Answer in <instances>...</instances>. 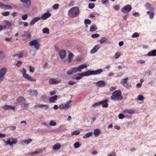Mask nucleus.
<instances>
[{
    "instance_id": "27",
    "label": "nucleus",
    "mask_w": 156,
    "mask_h": 156,
    "mask_svg": "<svg viewBox=\"0 0 156 156\" xmlns=\"http://www.w3.org/2000/svg\"><path fill=\"white\" fill-rule=\"evenodd\" d=\"M72 102V101L70 100L68 101L65 104H63L64 108H68L70 107V103Z\"/></svg>"
},
{
    "instance_id": "18",
    "label": "nucleus",
    "mask_w": 156,
    "mask_h": 156,
    "mask_svg": "<svg viewBox=\"0 0 156 156\" xmlns=\"http://www.w3.org/2000/svg\"><path fill=\"white\" fill-rule=\"evenodd\" d=\"M51 13L49 12L45 13L41 17L43 20H45L51 16Z\"/></svg>"
},
{
    "instance_id": "58",
    "label": "nucleus",
    "mask_w": 156,
    "mask_h": 156,
    "mask_svg": "<svg viewBox=\"0 0 156 156\" xmlns=\"http://www.w3.org/2000/svg\"><path fill=\"white\" fill-rule=\"evenodd\" d=\"M22 63V62L21 61H18L17 63L16 64V65L17 66L19 67L20 66L21 64Z\"/></svg>"
},
{
    "instance_id": "37",
    "label": "nucleus",
    "mask_w": 156,
    "mask_h": 156,
    "mask_svg": "<svg viewBox=\"0 0 156 156\" xmlns=\"http://www.w3.org/2000/svg\"><path fill=\"white\" fill-rule=\"evenodd\" d=\"M32 141V139H27L24 140L23 141V142H24V143L26 144H28Z\"/></svg>"
},
{
    "instance_id": "31",
    "label": "nucleus",
    "mask_w": 156,
    "mask_h": 156,
    "mask_svg": "<svg viewBox=\"0 0 156 156\" xmlns=\"http://www.w3.org/2000/svg\"><path fill=\"white\" fill-rule=\"evenodd\" d=\"M93 134V133L92 132H89L86 134H85L83 136V138L84 139L87 138L89 137L92 136Z\"/></svg>"
},
{
    "instance_id": "47",
    "label": "nucleus",
    "mask_w": 156,
    "mask_h": 156,
    "mask_svg": "<svg viewBox=\"0 0 156 156\" xmlns=\"http://www.w3.org/2000/svg\"><path fill=\"white\" fill-rule=\"evenodd\" d=\"M100 35L98 34H93L91 35V36L93 38H96L98 37Z\"/></svg>"
},
{
    "instance_id": "49",
    "label": "nucleus",
    "mask_w": 156,
    "mask_h": 156,
    "mask_svg": "<svg viewBox=\"0 0 156 156\" xmlns=\"http://www.w3.org/2000/svg\"><path fill=\"white\" fill-rule=\"evenodd\" d=\"M50 124L51 126H55L56 125V122L54 120H52L50 122Z\"/></svg>"
},
{
    "instance_id": "22",
    "label": "nucleus",
    "mask_w": 156,
    "mask_h": 156,
    "mask_svg": "<svg viewBox=\"0 0 156 156\" xmlns=\"http://www.w3.org/2000/svg\"><path fill=\"white\" fill-rule=\"evenodd\" d=\"M2 108L5 110H8L11 109L14 110L15 109V108L14 106H11L10 105H5L2 107Z\"/></svg>"
},
{
    "instance_id": "19",
    "label": "nucleus",
    "mask_w": 156,
    "mask_h": 156,
    "mask_svg": "<svg viewBox=\"0 0 156 156\" xmlns=\"http://www.w3.org/2000/svg\"><path fill=\"white\" fill-rule=\"evenodd\" d=\"M134 111L132 109H126L123 110V112L124 114H132L134 113Z\"/></svg>"
},
{
    "instance_id": "15",
    "label": "nucleus",
    "mask_w": 156,
    "mask_h": 156,
    "mask_svg": "<svg viewBox=\"0 0 156 156\" xmlns=\"http://www.w3.org/2000/svg\"><path fill=\"white\" fill-rule=\"evenodd\" d=\"M17 101L20 105H22L26 101L25 99L22 97H18L17 99Z\"/></svg>"
},
{
    "instance_id": "26",
    "label": "nucleus",
    "mask_w": 156,
    "mask_h": 156,
    "mask_svg": "<svg viewBox=\"0 0 156 156\" xmlns=\"http://www.w3.org/2000/svg\"><path fill=\"white\" fill-rule=\"evenodd\" d=\"M152 11H147V13L148 14L149 16V18L151 19H152L154 17V13Z\"/></svg>"
},
{
    "instance_id": "21",
    "label": "nucleus",
    "mask_w": 156,
    "mask_h": 156,
    "mask_svg": "<svg viewBox=\"0 0 156 156\" xmlns=\"http://www.w3.org/2000/svg\"><path fill=\"white\" fill-rule=\"evenodd\" d=\"M108 101V100L107 99L101 101V104H102V106L103 108L107 107L108 106V104L107 102Z\"/></svg>"
},
{
    "instance_id": "13",
    "label": "nucleus",
    "mask_w": 156,
    "mask_h": 156,
    "mask_svg": "<svg viewBox=\"0 0 156 156\" xmlns=\"http://www.w3.org/2000/svg\"><path fill=\"white\" fill-rule=\"evenodd\" d=\"M20 1L24 3L23 5L26 7H29L31 5L30 0H20Z\"/></svg>"
},
{
    "instance_id": "59",
    "label": "nucleus",
    "mask_w": 156,
    "mask_h": 156,
    "mask_svg": "<svg viewBox=\"0 0 156 156\" xmlns=\"http://www.w3.org/2000/svg\"><path fill=\"white\" fill-rule=\"evenodd\" d=\"M101 102H100V101L98 103H95V104H93V107H94L96 106H97L98 105H101Z\"/></svg>"
},
{
    "instance_id": "44",
    "label": "nucleus",
    "mask_w": 156,
    "mask_h": 156,
    "mask_svg": "<svg viewBox=\"0 0 156 156\" xmlns=\"http://www.w3.org/2000/svg\"><path fill=\"white\" fill-rule=\"evenodd\" d=\"M74 146L75 148H78L80 146V145L79 142H77L74 144Z\"/></svg>"
},
{
    "instance_id": "35",
    "label": "nucleus",
    "mask_w": 156,
    "mask_h": 156,
    "mask_svg": "<svg viewBox=\"0 0 156 156\" xmlns=\"http://www.w3.org/2000/svg\"><path fill=\"white\" fill-rule=\"evenodd\" d=\"M21 106L23 109H27L28 107V104L25 102L21 105Z\"/></svg>"
},
{
    "instance_id": "54",
    "label": "nucleus",
    "mask_w": 156,
    "mask_h": 156,
    "mask_svg": "<svg viewBox=\"0 0 156 156\" xmlns=\"http://www.w3.org/2000/svg\"><path fill=\"white\" fill-rule=\"evenodd\" d=\"M16 56H18L19 58H22L23 57V54H17L13 55V56L15 57Z\"/></svg>"
},
{
    "instance_id": "29",
    "label": "nucleus",
    "mask_w": 156,
    "mask_h": 156,
    "mask_svg": "<svg viewBox=\"0 0 156 156\" xmlns=\"http://www.w3.org/2000/svg\"><path fill=\"white\" fill-rule=\"evenodd\" d=\"M6 55L5 53L2 51H0V59L3 60L5 57Z\"/></svg>"
},
{
    "instance_id": "62",
    "label": "nucleus",
    "mask_w": 156,
    "mask_h": 156,
    "mask_svg": "<svg viewBox=\"0 0 156 156\" xmlns=\"http://www.w3.org/2000/svg\"><path fill=\"white\" fill-rule=\"evenodd\" d=\"M75 83V82L72 81H70L68 82V84L70 85H73Z\"/></svg>"
},
{
    "instance_id": "41",
    "label": "nucleus",
    "mask_w": 156,
    "mask_h": 156,
    "mask_svg": "<svg viewBox=\"0 0 156 156\" xmlns=\"http://www.w3.org/2000/svg\"><path fill=\"white\" fill-rule=\"evenodd\" d=\"M74 55L71 53H69V54L68 58L69 60V62H70L72 60V58L73 57Z\"/></svg>"
},
{
    "instance_id": "3",
    "label": "nucleus",
    "mask_w": 156,
    "mask_h": 156,
    "mask_svg": "<svg viewBox=\"0 0 156 156\" xmlns=\"http://www.w3.org/2000/svg\"><path fill=\"white\" fill-rule=\"evenodd\" d=\"M112 94L111 97L112 100L116 101L122 99V97L121 95L122 93L120 90L115 91L112 93Z\"/></svg>"
},
{
    "instance_id": "38",
    "label": "nucleus",
    "mask_w": 156,
    "mask_h": 156,
    "mask_svg": "<svg viewBox=\"0 0 156 156\" xmlns=\"http://www.w3.org/2000/svg\"><path fill=\"white\" fill-rule=\"evenodd\" d=\"M46 107L47 108H48V106L46 105H44L43 104L40 105H36L34 106L35 108H41L42 107Z\"/></svg>"
},
{
    "instance_id": "53",
    "label": "nucleus",
    "mask_w": 156,
    "mask_h": 156,
    "mask_svg": "<svg viewBox=\"0 0 156 156\" xmlns=\"http://www.w3.org/2000/svg\"><path fill=\"white\" fill-rule=\"evenodd\" d=\"M118 117L120 119H122L124 118L125 116L123 114L120 113Z\"/></svg>"
},
{
    "instance_id": "1",
    "label": "nucleus",
    "mask_w": 156,
    "mask_h": 156,
    "mask_svg": "<svg viewBox=\"0 0 156 156\" xmlns=\"http://www.w3.org/2000/svg\"><path fill=\"white\" fill-rule=\"evenodd\" d=\"M87 67V65L84 63L79 66L77 67H74L67 72V73L69 75L74 73L76 72H81L82 69Z\"/></svg>"
},
{
    "instance_id": "2",
    "label": "nucleus",
    "mask_w": 156,
    "mask_h": 156,
    "mask_svg": "<svg viewBox=\"0 0 156 156\" xmlns=\"http://www.w3.org/2000/svg\"><path fill=\"white\" fill-rule=\"evenodd\" d=\"M80 13L79 8L74 7L71 8L69 11L68 15L71 17H75L79 15Z\"/></svg>"
},
{
    "instance_id": "46",
    "label": "nucleus",
    "mask_w": 156,
    "mask_h": 156,
    "mask_svg": "<svg viewBox=\"0 0 156 156\" xmlns=\"http://www.w3.org/2000/svg\"><path fill=\"white\" fill-rule=\"evenodd\" d=\"M2 15L4 16H9L10 14L9 12H4L2 13Z\"/></svg>"
},
{
    "instance_id": "12",
    "label": "nucleus",
    "mask_w": 156,
    "mask_h": 156,
    "mask_svg": "<svg viewBox=\"0 0 156 156\" xmlns=\"http://www.w3.org/2000/svg\"><path fill=\"white\" fill-rule=\"evenodd\" d=\"M41 19V17H36L33 18L30 23V25L31 26L33 25L35 23L37 22Z\"/></svg>"
},
{
    "instance_id": "14",
    "label": "nucleus",
    "mask_w": 156,
    "mask_h": 156,
    "mask_svg": "<svg viewBox=\"0 0 156 156\" xmlns=\"http://www.w3.org/2000/svg\"><path fill=\"white\" fill-rule=\"evenodd\" d=\"M0 7L5 9H12V7L11 6L5 5L2 2L0 3Z\"/></svg>"
},
{
    "instance_id": "64",
    "label": "nucleus",
    "mask_w": 156,
    "mask_h": 156,
    "mask_svg": "<svg viewBox=\"0 0 156 156\" xmlns=\"http://www.w3.org/2000/svg\"><path fill=\"white\" fill-rule=\"evenodd\" d=\"M74 2L73 1H72L70 2V3L69 4V6L70 7L74 5Z\"/></svg>"
},
{
    "instance_id": "56",
    "label": "nucleus",
    "mask_w": 156,
    "mask_h": 156,
    "mask_svg": "<svg viewBox=\"0 0 156 156\" xmlns=\"http://www.w3.org/2000/svg\"><path fill=\"white\" fill-rule=\"evenodd\" d=\"M124 86L126 87H127L128 88H130L131 87V85L130 84H128V83H125V84H124L123 85Z\"/></svg>"
},
{
    "instance_id": "30",
    "label": "nucleus",
    "mask_w": 156,
    "mask_h": 156,
    "mask_svg": "<svg viewBox=\"0 0 156 156\" xmlns=\"http://www.w3.org/2000/svg\"><path fill=\"white\" fill-rule=\"evenodd\" d=\"M97 29L96 26L95 25H93L91 26L90 27V31L91 32L94 31Z\"/></svg>"
},
{
    "instance_id": "10",
    "label": "nucleus",
    "mask_w": 156,
    "mask_h": 156,
    "mask_svg": "<svg viewBox=\"0 0 156 156\" xmlns=\"http://www.w3.org/2000/svg\"><path fill=\"white\" fill-rule=\"evenodd\" d=\"M101 47L100 44H98L95 45L90 51V53L91 54H94L97 52L98 49Z\"/></svg>"
},
{
    "instance_id": "48",
    "label": "nucleus",
    "mask_w": 156,
    "mask_h": 156,
    "mask_svg": "<svg viewBox=\"0 0 156 156\" xmlns=\"http://www.w3.org/2000/svg\"><path fill=\"white\" fill-rule=\"evenodd\" d=\"M139 34L137 32H135L132 35V36L133 38H135L136 37H139Z\"/></svg>"
},
{
    "instance_id": "11",
    "label": "nucleus",
    "mask_w": 156,
    "mask_h": 156,
    "mask_svg": "<svg viewBox=\"0 0 156 156\" xmlns=\"http://www.w3.org/2000/svg\"><path fill=\"white\" fill-rule=\"evenodd\" d=\"M23 76L25 79H26L28 80H30L31 81H36V79H34L33 78H32V77L30 76L27 73L24 74L23 75Z\"/></svg>"
},
{
    "instance_id": "60",
    "label": "nucleus",
    "mask_w": 156,
    "mask_h": 156,
    "mask_svg": "<svg viewBox=\"0 0 156 156\" xmlns=\"http://www.w3.org/2000/svg\"><path fill=\"white\" fill-rule=\"evenodd\" d=\"M108 2V0H101V3L104 4H105Z\"/></svg>"
},
{
    "instance_id": "20",
    "label": "nucleus",
    "mask_w": 156,
    "mask_h": 156,
    "mask_svg": "<svg viewBox=\"0 0 156 156\" xmlns=\"http://www.w3.org/2000/svg\"><path fill=\"white\" fill-rule=\"evenodd\" d=\"M66 52L64 50H61L59 52V54L62 59H63L66 56Z\"/></svg>"
},
{
    "instance_id": "28",
    "label": "nucleus",
    "mask_w": 156,
    "mask_h": 156,
    "mask_svg": "<svg viewBox=\"0 0 156 156\" xmlns=\"http://www.w3.org/2000/svg\"><path fill=\"white\" fill-rule=\"evenodd\" d=\"M61 147V145L60 144L57 143L54 145L53 147L54 150H57L59 149Z\"/></svg>"
},
{
    "instance_id": "39",
    "label": "nucleus",
    "mask_w": 156,
    "mask_h": 156,
    "mask_svg": "<svg viewBox=\"0 0 156 156\" xmlns=\"http://www.w3.org/2000/svg\"><path fill=\"white\" fill-rule=\"evenodd\" d=\"M107 40V38L105 37H103L100 40V42L101 44H102L105 43V42Z\"/></svg>"
},
{
    "instance_id": "50",
    "label": "nucleus",
    "mask_w": 156,
    "mask_h": 156,
    "mask_svg": "<svg viewBox=\"0 0 156 156\" xmlns=\"http://www.w3.org/2000/svg\"><path fill=\"white\" fill-rule=\"evenodd\" d=\"M28 17V15L27 14L23 15L22 16V19L23 20H26Z\"/></svg>"
},
{
    "instance_id": "23",
    "label": "nucleus",
    "mask_w": 156,
    "mask_h": 156,
    "mask_svg": "<svg viewBox=\"0 0 156 156\" xmlns=\"http://www.w3.org/2000/svg\"><path fill=\"white\" fill-rule=\"evenodd\" d=\"M145 6L147 9L149 10L150 11H154V8L151 5V4L148 3H147L145 5Z\"/></svg>"
},
{
    "instance_id": "4",
    "label": "nucleus",
    "mask_w": 156,
    "mask_h": 156,
    "mask_svg": "<svg viewBox=\"0 0 156 156\" xmlns=\"http://www.w3.org/2000/svg\"><path fill=\"white\" fill-rule=\"evenodd\" d=\"M29 45L31 46H34V48L36 50H38L40 46V44L36 40H34L30 42Z\"/></svg>"
},
{
    "instance_id": "42",
    "label": "nucleus",
    "mask_w": 156,
    "mask_h": 156,
    "mask_svg": "<svg viewBox=\"0 0 156 156\" xmlns=\"http://www.w3.org/2000/svg\"><path fill=\"white\" fill-rule=\"evenodd\" d=\"M137 99L139 100L143 101L144 99V98L142 95H139L138 96Z\"/></svg>"
},
{
    "instance_id": "61",
    "label": "nucleus",
    "mask_w": 156,
    "mask_h": 156,
    "mask_svg": "<svg viewBox=\"0 0 156 156\" xmlns=\"http://www.w3.org/2000/svg\"><path fill=\"white\" fill-rule=\"evenodd\" d=\"M63 104H60L59 106V108L60 109H63L64 108Z\"/></svg>"
},
{
    "instance_id": "52",
    "label": "nucleus",
    "mask_w": 156,
    "mask_h": 156,
    "mask_svg": "<svg viewBox=\"0 0 156 156\" xmlns=\"http://www.w3.org/2000/svg\"><path fill=\"white\" fill-rule=\"evenodd\" d=\"M121 54H120L119 52H117L115 54V57L117 59L121 56Z\"/></svg>"
},
{
    "instance_id": "17",
    "label": "nucleus",
    "mask_w": 156,
    "mask_h": 156,
    "mask_svg": "<svg viewBox=\"0 0 156 156\" xmlns=\"http://www.w3.org/2000/svg\"><path fill=\"white\" fill-rule=\"evenodd\" d=\"M58 99V96L55 95L49 98V101L50 103H54Z\"/></svg>"
},
{
    "instance_id": "57",
    "label": "nucleus",
    "mask_w": 156,
    "mask_h": 156,
    "mask_svg": "<svg viewBox=\"0 0 156 156\" xmlns=\"http://www.w3.org/2000/svg\"><path fill=\"white\" fill-rule=\"evenodd\" d=\"M20 71L22 73L23 76L24 74H26V70L24 68H23Z\"/></svg>"
},
{
    "instance_id": "34",
    "label": "nucleus",
    "mask_w": 156,
    "mask_h": 156,
    "mask_svg": "<svg viewBox=\"0 0 156 156\" xmlns=\"http://www.w3.org/2000/svg\"><path fill=\"white\" fill-rule=\"evenodd\" d=\"M30 94L31 96H33L34 95H37L38 94V93H37V90H30Z\"/></svg>"
},
{
    "instance_id": "33",
    "label": "nucleus",
    "mask_w": 156,
    "mask_h": 156,
    "mask_svg": "<svg viewBox=\"0 0 156 156\" xmlns=\"http://www.w3.org/2000/svg\"><path fill=\"white\" fill-rule=\"evenodd\" d=\"M84 23L86 25V27H87V25H90L91 24V20L89 19H86L84 20Z\"/></svg>"
},
{
    "instance_id": "55",
    "label": "nucleus",
    "mask_w": 156,
    "mask_h": 156,
    "mask_svg": "<svg viewBox=\"0 0 156 156\" xmlns=\"http://www.w3.org/2000/svg\"><path fill=\"white\" fill-rule=\"evenodd\" d=\"M59 6V5L58 4H55L53 6L52 8L55 9H56L58 8V7Z\"/></svg>"
},
{
    "instance_id": "9",
    "label": "nucleus",
    "mask_w": 156,
    "mask_h": 156,
    "mask_svg": "<svg viewBox=\"0 0 156 156\" xmlns=\"http://www.w3.org/2000/svg\"><path fill=\"white\" fill-rule=\"evenodd\" d=\"M78 75H81L83 76H88L90 75H93L92 71L88 70L85 72H83L81 74H78Z\"/></svg>"
},
{
    "instance_id": "8",
    "label": "nucleus",
    "mask_w": 156,
    "mask_h": 156,
    "mask_svg": "<svg viewBox=\"0 0 156 156\" xmlns=\"http://www.w3.org/2000/svg\"><path fill=\"white\" fill-rule=\"evenodd\" d=\"M61 82V80H58L55 78H51L49 80L48 82L50 84H55Z\"/></svg>"
},
{
    "instance_id": "36",
    "label": "nucleus",
    "mask_w": 156,
    "mask_h": 156,
    "mask_svg": "<svg viewBox=\"0 0 156 156\" xmlns=\"http://www.w3.org/2000/svg\"><path fill=\"white\" fill-rule=\"evenodd\" d=\"M42 32L44 34H49V29L47 28H45L43 29Z\"/></svg>"
},
{
    "instance_id": "16",
    "label": "nucleus",
    "mask_w": 156,
    "mask_h": 156,
    "mask_svg": "<svg viewBox=\"0 0 156 156\" xmlns=\"http://www.w3.org/2000/svg\"><path fill=\"white\" fill-rule=\"evenodd\" d=\"M106 82L103 80H100L96 83L97 86L98 87H102L105 86Z\"/></svg>"
},
{
    "instance_id": "40",
    "label": "nucleus",
    "mask_w": 156,
    "mask_h": 156,
    "mask_svg": "<svg viewBox=\"0 0 156 156\" xmlns=\"http://www.w3.org/2000/svg\"><path fill=\"white\" fill-rule=\"evenodd\" d=\"M128 79V78H126L123 79L121 80V83H122L123 85L127 83V81Z\"/></svg>"
},
{
    "instance_id": "6",
    "label": "nucleus",
    "mask_w": 156,
    "mask_h": 156,
    "mask_svg": "<svg viewBox=\"0 0 156 156\" xmlns=\"http://www.w3.org/2000/svg\"><path fill=\"white\" fill-rule=\"evenodd\" d=\"M7 69L5 68H2L0 70V82L2 81L4 78V76L6 73Z\"/></svg>"
},
{
    "instance_id": "51",
    "label": "nucleus",
    "mask_w": 156,
    "mask_h": 156,
    "mask_svg": "<svg viewBox=\"0 0 156 156\" xmlns=\"http://www.w3.org/2000/svg\"><path fill=\"white\" fill-rule=\"evenodd\" d=\"M30 71L31 73H34L35 71V69L34 67H32L31 66H29Z\"/></svg>"
},
{
    "instance_id": "7",
    "label": "nucleus",
    "mask_w": 156,
    "mask_h": 156,
    "mask_svg": "<svg viewBox=\"0 0 156 156\" xmlns=\"http://www.w3.org/2000/svg\"><path fill=\"white\" fill-rule=\"evenodd\" d=\"M132 9V7L130 5H127L122 9V12L123 13H128Z\"/></svg>"
},
{
    "instance_id": "32",
    "label": "nucleus",
    "mask_w": 156,
    "mask_h": 156,
    "mask_svg": "<svg viewBox=\"0 0 156 156\" xmlns=\"http://www.w3.org/2000/svg\"><path fill=\"white\" fill-rule=\"evenodd\" d=\"M100 133V131L99 129H95L94 131V134L95 136H98Z\"/></svg>"
},
{
    "instance_id": "45",
    "label": "nucleus",
    "mask_w": 156,
    "mask_h": 156,
    "mask_svg": "<svg viewBox=\"0 0 156 156\" xmlns=\"http://www.w3.org/2000/svg\"><path fill=\"white\" fill-rule=\"evenodd\" d=\"M95 6V4L93 3H90L89 4L88 7L90 9H93Z\"/></svg>"
},
{
    "instance_id": "24",
    "label": "nucleus",
    "mask_w": 156,
    "mask_h": 156,
    "mask_svg": "<svg viewBox=\"0 0 156 156\" xmlns=\"http://www.w3.org/2000/svg\"><path fill=\"white\" fill-rule=\"evenodd\" d=\"M147 55L149 56H155L156 55V50H154L150 51L147 54Z\"/></svg>"
},
{
    "instance_id": "43",
    "label": "nucleus",
    "mask_w": 156,
    "mask_h": 156,
    "mask_svg": "<svg viewBox=\"0 0 156 156\" xmlns=\"http://www.w3.org/2000/svg\"><path fill=\"white\" fill-rule=\"evenodd\" d=\"M80 131L78 130H75L72 133L73 135H77L80 134Z\"/></svg>"
},
{
    "instance_id": "5",
    "label": "nucleus",
    "mask_w": 156,
    "mask_h": 156,
    "mask_svg": "<svg viewBox=\"0 0 156 156\" xmlns=\"http://www.w3.org/2000/svg\"><path fill=\"white\" fill-rule=\"evenodd\" d=\"M17 142V139L12 138H9L7 139L6 142H5L7 145H9L12 146L13 144H16Z\"/></svg>"
},
{
    "instance_id": "63",
    "label": "nucleus",
    "mask_w": 156,
    "mask_h": 156,
    "mask_svg": "<svg viewBox=\"0 0 156 156\" xmlns=\"http://www.w3.org/2000/svg\"><path fill=\"white\" fill-rule=\"evenodd\" d=\"M56 92L55 91H52L50 92V94L51 95H53L55 94Z\"/></svg>"
},
{
    "instance_id": "25",
    "label": "nucleus",
    "mask_w": 156,
    "mask_h": 156,
    "mask_svg": "<svg viewBox=\"0 0 156 156\" xmlns=\"http://www.w3.org/2000/svg\"><path fill=\"white\" fill-rule=\"evenodd\" d=\"M102 69H99L95 71H92L93 74L94 75H96L100 74L103 72Z\"/></svg>"
}]
</instances>
